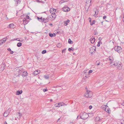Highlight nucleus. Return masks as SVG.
Wrapping results in <instances>:
<instances>
[{"label":"nucleus","instance_id":"obj_1","mask_svg":"<svg viewBox=\"0 0 124 124\" xmlns=\"http://www.w3.org/2000/svg\"><path fill=\"white\" fill-rule=\"evenodd\" d=\"M88 116V114L85 112H82L81 113L80 116V117L83 119H86Z\"/></svg>","mask_w":124,"mask_h":124},{"label":"nucleus","instance_id":"obj_2","mask_svg":"<svg viewBox=\"0 0 124 124\" xmlns=\"http://www.w3.org/2000/svg\"><path fill=\"white\" fill-rule=\"evenodd\" d=\"M15 70L18 74L17 76L21 75V73L22 72L23 69L20 67H16L15 69Z\"/></svg>","mask_w":124,"mask_h":124},{"label":"nucleus","instance_id":"obj_3","mask_svg":"<svg viewBox=\"0 0 124 124\" xmlns=\"http://www.w3.org/2000/svg\"><path fill=\"white\" fill-rule=\"evenodd\" d=\"M50 11L51 13L52 14V16L54 18H55L56 16L55 14V12L56 11L55 9L54 8H51L50 9Z\"/></svg>","mask_w":124,"mask_h":124},{"label":"nucleus","instance_id":"obj_4","mask_svg":"<svg viewBox=\"0 0 124 124\" xmlns=\"http://www.w3.org/2000/svg\"><path fill=\"white\" fill-rule=\"evenodd\" d=\"M92 92L89 90L87 91L84 94V96L86 97L90 98L92 95Z\"/></svg>","mask_w":124,"mask_h":124},{"label":"nucleus","instance_id":"obj_5","mask_svg":"<svg viewBox=\"0 0 124 124\" xmlns=\"http://www.w3.org/2000/svg\"><path fill=\"white\" fill-rule=\"evenodd\" d=\"M114 49L115 51L119 53H121L122 51V48L118 46H116L114 48Z\"/></svg>","mask_w":124,"mask_h":124},{"label":"nucleus","instance_id":"obj_6","mask_svg":"<svg viewBox=\"0 0 124 124\" xmlns=\"http://www.w3.org/2000/svg\"><path fill=\"white\" fill-rule=\"evenodd\" d=\"M95 51H96V47L95 46H93L90 48L89 52L90 53L93 54Z\"/></svg>","mask_w":124,"mask_h":124},{"label":"nucleus","instance_id":"obj_7","mask_svg":"<svg viewBox=\"0 0 124 124\" xmlns=\"http://www.w3.org/2000/svg\"><path fill=\"white\" fill-rule=\"evenodd\" d=\"M11 109L8 108L7 110L6 111L4 114L3 116L5 117H7Z\"/></svg>","mask_w":124,"mask_h":124},{"label":"nucleus","instance_id":"obj_8","mask_svg":"<svg viewBox=\"0 0 124 124\" xmlns=\"http://www.w3.org/2000/svg\"><path fill=\"white\" fill-rule=\"evenodd\" d=\"M63 102H59L56 103L54 104V106L56 107H59L62 106H64L63 104Z\"/></svg>","mask_w":124,"mask_h":124},{"label":"nucleus","instance_id":"obj_9","mask_svg":"<svg viewBox=\"0 0 124 124\" xmlns=\"http://www.w3.org/2000/svg\"><path fill=\"white\" fill-rule=\"evenodd\" d=\"M107 60L108 61H109L110 63L112 64L113 63V62L114 60V58L112 56H109L107 59Z\"/></svg>","mask_w":124,"mask_h":124},{"label":"nucleus","instance_id":"obj_10","mask_svg":"<svg viewBox=\"0 0 124 124\" xmlns=\"http://www.w3.org/2000/svg\"><path fill=\"white\" fill-rule=\"evenodd\" d=\"M69 8L68 7H64L62 8V10L64 12H67L70 10Z\"/></svg>","mask_w":124,"mask_h":124},{"label":"nucleus","instance_id":"obj_11","mask_svg":"<svg viewBox=\"0 0 124 124\" xmlns=\"http://www.w3.org/2000/svg\"><path fill=\"white\" fill-rule=\"evenodd\" d=\"M29 21L28 19H27L25 18H24L23 20V23L24 25H26L28 23Z\"/></svg>","mask_w":124,"mask_h":124},{"label":"nucleus","instance_id":"obj_12","mask_svg":"<svg viewBox=\"0 0 124 124\" xmlns=\"http://www.w3.org/2000/svg\"><path fill=\"white\" fill-rule=\"evenodd\" d=\"M121 63H118L117 66L116 67V68L119 69H121L122 68V65L121 64Z\"/></svg>","mask_w":124,"mask_h":124},{"label":"nucleus","instance_id":"obj_13","mask_svg":"<svg viewBox=\"0 0 124 124\" xmlns=\"http://www.w3.org/2000/svg\"><path fill=\"white\" fill-rule=\"evenodd\" d=\"M15 27V26L14 24L13 23L10 24L9 26L8 27V28L10 29H13Z\"/></svg>","mask_w":124,"mask_h":124},{"label":"nucleus","instance_id":"obj_14","mask_svg":"<svg viewBox=\"0 0 124 124\" xmlns=\"http://www.w3.org/2000/svg\"><path fill=\"white\" fill-rule=\"evenodd\" d=\"M27 72L25 71H23L22 70V72L21 73V75L23 77H24L25 76H26L27 75Z\"/></svg>","mask_w":124,"mask_h":124},{"label":"nucleus","instance_id":"obj_15","mask_svg":"<svg viewBox=\"0 0 124 124\" xmlns=\"http://www.w3.org/2000/svg\"><path fill=\"white\" fill-rule=\"evenodd\" d=\"M40 70H39L35 71L34 72L33 74L34 75H37L40 72Z\"/></svg>","mask_w":124,"mask_h":124},{"label":"nucleus","instance_id":"obj_16","mask_svg":"<svg viewBox=\"0 0 124 124\" xmlns=\"http://www.w3.org/2000/svg\"><path fill=\"white\" fill-rule=\"evenodd\" d=\"M91 0H86V3L89 6L88 8L90 6L91 4Z\"/></svg>","mask_w":124,"mask_h":124},{"label":"nucleus","instance_id":"obj_17","mask_svg":"<svg viewBox=\"0 0 124 124\" xmlns=\"http://www.w3.org/2000/svg\"><path fill=\"white\" fill-rule=\"evenodd\" d=\"M14 0L15 2V5L16 6H17L18 4H19L20 3V0Z\"/></svg>","mask_w":124,"mask_h":124},{"label":"nucleus","instance_id":"obj_18","mask_svg":"<svg viewBox=\"0 0 124 124\" xmlns=\"http://www.w3.org/2000/svg\"><path fill=\"white\" fill-rule=\"evenodd\" d=\"M90 40L91 41V43L92 44H93L94 42L95 41V39L94 37L93 38H90Z\"/></svg>","mask_w":124,"mask_h":124},{"label":"nucleus","instance_id":"obj_19","mask_svg":"<svg viewBox=\"0 0 124 124\" xmlns=\"http://www.w3.org/2000/svg\"><path fill=\"white\" fill-rule=\"evenodd\" d=\"M118 62L117 61H115L114 62H113L111 64V65L112 66H114L116 67L117 66V64H118Z\"/></svg>","mask_w":124,"mask_h":124},{"label":"nucleus","instance_id":"obj_20","mask_svg":"<svg viewBox=\"0 0 124 124\" xmlns=\"http://www.w3.org/2000/svg\"><path fill=\"white\" fill-rule=\"evenodd\" d=\"M70 21L69 19H67L66 21H64L63 22L64 25L65 26H67L68 24V23H69Z\"/></svg>","mask_w":124,"mask_h":124},{"label":"nucleus","instance_id":"obj_21","mask_svg":"<svg viewBox=\"0 0 124 124\" xmlns=\"http://www.w3.org/2000/svg\"><path fill=\"white\" fill-rule=\"evenodd\" d=\"M22 93V90H21L20 91H17L16 92V94L17 95H19L21 94Z\"/></svg>","mask_w":124,"mask_h":124},{"label":"nucleus","instance_id":"obj_22","mask_svg":"<svg viewBox=\"0 0 124 124\" xmlns=\"http://www.w3.org/2000/svg\"><path fill=\"white\" fill-rule=\"evenodd\" d=\"M95 120L97 122L100 121L101 119L99 116H98L96 117Z\"/></svg>","mask_w":124,"mask_h":124},{"label":"nucleus","instance_id":"obj_23","mask_svg":"<svg viewBox=\"0 0 124 124\" xmlns=\"http://www.w3.org/2000/svg\"><path fill=\"white\" fill-rule=\"evenodd\" d=\"M105 111L108 113H110V112L111 110L110 109L108 108H106Z\"/></svg>","mask_w":124,"mask_h":124},{"label":"nucleus","instance_id":"obj_24","mask_svg":"<svg viewBox=\"0 0 124 124\" xmlns=\"http://www.w3.org/2000/svg\"><path fill=\"white\" fill-rule=\"evenodd\" d=\"M49 36L52 37L53 36H55V33L52 34L51 33H49Z\"/></svg>","mask_w":124,"mask_h":124},{"label":"nucleus","instance_id":"obj_25","mask_svg":"<svg viewBox=\"0 0 124 124\" xmlns=\"http://www.w3.org/2000/svg\"><path fill=\"white\" fill-rule=\"evenodd\" d=\"M7 38L6 37L3 39L1 40L2 41V42L3 43H4L7 40Z\"/></svg>","mask_w":124,"mask_h":124},{"label":"nucleus","instance_id":"obj_26","mask_svg":"<svg viewBox=\"0 0 124 124\" xmlns=\"http://www.w3.org/2000/svg\"><path fill=\"white\" fill-rule=\"evenodd\" d=\"M48 20L47 18H43V22L44 23H46L48 22Z\"/></svg>","mask_w":124,"mask_h":124},{"label":"nucleus","instance_id":"obj_27","mask_svg":"<svg viewBox=\"0 0 124 124\" xmlns=\"http://www.w3.org/2000/svg\"><path fill=\"white\" fill-rule=\"evenodd\" d=\"M22 45V44L21 42H19L17 43V46L18 47H20Z\"/></svg>","mask_w":124,"mask_h":124},{"label":"nucleus","instance_id":"obj_28","mask_svg":"<svg viewBox=\"0 0 124 124\" xmlns=\"http://www.w3.org/2000/svg\"><path fill=\"white\" fill-rule=\"evenodd\" d=\"M68 42L70 44H72L73 43V42L70 39H68Z\"/></svg>","mask_w":124,"mask_h":124},{"label":"nucleus","instance_id":"obj_29","mask_svg":"<svg viewBox=\"0 0 124 124\" xmlns=\"http://www.w3.org/2000/svg\"><path fill=\"white\" fill-rule=\"evenodd\" d=\"M62 44L60 43H59L57 45V47L58 48H60L61 47Z\"/></svg>","mask_w":124,"mask_h":124},{"label":"nucleus","instance_id":"obj_30","mask_svg":"<svg viewBox=\"0 0 124 124\" xmlns=\"http://www.w3.org/2000/svg\"><path fill=\"white\" fill-rule=\"evenodd\" d=\"M95 20H93L92 21V23H91H91H90L91 25H93V24H94L95 23Z\"/></svg>","mask_w":124,"mask_h":124},{"label":"nucleus","instance_id":"obj_31","mask_svg":"<svg viewBox=\"0 0 124 124\" xmlns=\"http://www.w3.org/2000/svg\"><path fill=\"white\" fill-rule=\"evenodd\" d=\"M17 40V41H20V42H22L23 41L22 40H20V39L19 38H17L16 39H15L14 40Z\"/></svg>","mask_w":124,"mask_h":124},{"label":"nucleus","instance_id":"obj_32","mask_svg":"<svg viewBox=\"0 0 124 124\" xmlns=\"http://www.w3.org/2000/svg\"><path fill=\"white\" fill-rule=\"evenodd\" d=\"M74 50V48L72 47H71V48H69L68 50L70 51L71 50L73 51Z\"/></svg>","mask_w":124,"mask_h":124},{"label":"nucleus","instance_id":"obj_33","mask_svg":"<svg viewBox=\"0 0 124 124\" xmlns=\"http://www.w3.org/2000/svg\"><path fill=\"white\" fill-rule=\"evenodd\" d=\"M44 77L46 79H48L49 78V77L48 76H46V75H45L44 76Z\"/></svg>","mask_w":124,"mask_h":124},{"label":"nucleus","instance_id":"obj_34","mask_svg":"<svg viewBox=\"0 0 124 124\" xmlns=\"http://www.w3.org/2000/svg\"><path fill=\"white\" fill-rule=\"evenodd\" d=\"M37 18L38 20L40 21V20L42 21L43 20V19H42V17H41V18H39V17H38Z\"/></svg>","mask_w":124,"mask_h":124},{"label":"nucleus","instance_id":"obj_35","mask_svg":"<svg viewBox=\"0 0 124 124\" xmlns=\"http://www.w3.org/2000/svg\"><path fill=\"white\" fill-rule=\"evenodd\" d=\"M102 43L101 42H98V44L97 45L98 46H100V44H101Z\"/></svg>","mask_w":124,"mask_h":124},{"label":"nucleus","instance_id":"obj_36","mask_svg":"<svg viewBox=\"0 0 124 124\" xmlns=\"http://www.w3.org/2000/svg\"><path fill=\"white\" fill-rule=\"evenodd\" d=\"M46 50H43L42 52V54H44L46 53Z\"/></svg>","mask_w":124,"mask_h":124},{"label":"nucleus","instance_id":"obj_37","mask_svg":"<svg viewBox=\"0 0 124 124\" xmlns=\"http://www.w3.org/2000/svg\"><path fill=\"white\" fill-rule=\"evenodd\" d=\"M63 0H62L60 1L59 2V3L60 4H61L62 3H64Z\"/></svg>","mask_w":124,"mask_h":124},{"label":"nucleus","instance_id":"obj_38","mask_svg":"<svg viewBox=\"0 0 124 124\" xmlns=\"http://www.w3.org/2000/svg\"><path fill=\"white\" fill-rule=\"evenodd\" d=\"M122 13L123 15V18H124V9H122Z\"/></svg>","mask_w":124,"mask_h":124},{"label":"nucleus","instance_id":"obj_39","mask_svg":"<svg viewBox=\"0 0 124 124\" xmlns=\"http://www.w3.org/2000/svg\"><path fill=\"white\" fill-rule=\"evenodd\" d=\"M47 91V89H44L43 90V92H45L46 91Z\"/></svg>","mask_w":124,"mask_h":124},{"label":"nucleus","instance_id":"obj_40","mask_svg":"<svg viewBox=\"0 0 124 124\" xmlns=\"http://www.w3.org/2000/svg\"><path fill=\"white\" fill-rule=\"evenodd\" d=\"M66 49L65 48L62 50V53H63V52L65 53V51L66 50Z\"/></svg>","mask_w":124,"mask_h":124},{"label":"nucleus","instance_id":"obj_41","mask_svg":"<svg viewBox=\"0 0 124 124\" xmlns=\"http://www.w3.org/2000/svg\"><path fill=\"white\" fill-rule=\"evenodd\" d=\"M26 18L27 19H29L30 18L29 16H28L27 15H26Z\"/></svg>","mask_w":124,"mask_h":124},{"label":"nucleus","instance_id":"obj_42","mask_svg":"<svg viewBox=\"0 0 124 124\" xmlns=\"http://www.w3.org/2000/svg\"><path fill=\"white\" fill-rule=\"evenodd\" d=\"M2 44H3V43L2 42V40H0V45H1Z\"/></svg>","mask_w":124,"mask_h":124},{"label":"nucleus","instance_id":"obj_43","mask_svg":"<svg viewBox=\"0 0 124 124\" xmlns=\"http://www.w3.org/2000/svg\"><path fill=\"white\" fill-rule=\"evenodd\" d=\"M93 72L92 70H90L89 71V73H92Z\"/></svg>","mask_w":124,"mask_h":124},{"label":"nucleus","instance_id":"obj_44","mask_svg":"<svg viewBox=\"0 0 124 124\" xmlns=\"http://www.w3.org/2000/svg\"><path fill=\"white\" fill-rule=\"evenodd\" d=\"M89 22L91 23V18L90 17L89 18Z\"/></svg>","mask_w":124,"mask_h":124},{"label":"nucleus","instance_id":"obj_45","mask_svg":"<svg viewBox=\"0 0 124 124\" xmlns=\"http://www.w3.org/2000/svg\"><path fill=\"white\" fill-rule=\"evenodd\" d=\"M7 50L9 51H11V49L10 48H8Z\"/></svg>","mask_w":124,"mask_h":124},{"label":"nucleus","instance_id":"obj_46","mask_svg":"<svg viewBox=\"0 0 124 124\" xmlns=\"http://www.w3.org/2000/svg\"><path fill=\"white\" fill-rule=\"evenodd\" d=\"M14 53V52L13 51H11V52H10V53L11 54H13Z\"/></svg>","mask_w":124,"mask_h":124},{"label":"nucleus","instance_id":"obj_47","mask_svg":"<svg viewBox=\"0 0 124 124\" xmlns=\"http://www.w3.org/2000/svg\"><path fill=\"white\" fill-rule=\"evenodd\" d=\"M121 105L123 106H124V101L123 103H121Z\"/></svg>","mask_w":124,"mask_h":124},{"label":"nucleus","instance_id":"obj_48","mask_svg":"<svg viewBox=\"0 0 124 124\" xmlns=\"http://www.w3.org/2000/svg\"><path fill=\"white\" fill-rule=\"evenodd\" d=\"M106 16H104L103 17V19H104L106 18Z\"/></svg>","mask_w":124,"mask_h":124},{"label":"nucleus","instance_id":"obj_49","mask_svg":"<svg viewBox=\"0 0 124 124\" xmlns=\"http://www.w3.org/2000/svg\"><path fill=\"white\" fill-rule=\"evenodd\" d=\"M19 116H22V114L20 113H19Z\"/></svg>","mask_w":124,"mask_h":124},{"label":"nucleus","instance_id":"obj_50","mask_svg":"<svg viewBox=\"0 0 124 124\" xmlns=\"http://www.w3.org/2000/svg\"><path fill=\"white\" fill-rule=\"evenodd\" d=\"M92 108V106H89V108L90 109H91Z\"/></svg>","mask_w":124,"mask_h":124},{"label":"nucleus","instance_id":"obj_51","mask_svg":"<svg viewBox=\"0 0 124 124\" xmlns=\"http://www.w3.org/2000/svg\"><path fill=\"white\" fill-rule=\"evenodd\" d=\"M96 63H97V65H99L100 64V63L99 62V63H97V62H96Z\"/></svg>","mask_w":124,"mask_h":124},{"label":"nucleus","instance_id":"obj_52","mask_svg":"<svg viewBox=\"0 0 124 124\" xmlns=\"http://www.w3.org/2000/svg\"><path fill=\"white\" fill-rule=\"evenodd\" d=\"M63 0V1H64V2H65L67 1V0Z\"/></svg>","mask_w":124,"mask_h":124},{"label":"nucleus","instance_id":"obj_53","mask_svg":"<svg viewBox=\"0 0 124 124\" xmlns=\"http://www.w3.org/2000/svg\"><path fill=\"white\" fill-rule=\"evenodd\" d=\"M63 105H64V106H66L67 105L66 104H64L63 103Z\"/></svg>","mask_w":124,"mask_h":124},{"label":"nucleus","instance_id":"obj_54","mask_svg":"<svg viewBox=\"0 0 124 124\" xmlns=\"http://www.w3.org/2000/svg\"><path fill=\"white\" fill-rule=\"evenodd\" d=\"M4 124H7V122H6V121H5L4 123Z\"/></svg>","mask_w":124,"mask_h":124},{"label":"nucleus","instance_id":"obj_55","mask_svg":"<svg viewBox=\"0 0 124 124\" xmlns=\"http://www.w3.org/2000/svg\"><path fill=\"white\" fill-rule=\"evenodd\" d=\"M95 14H96L97 15V14H98V13H97V12H96V11H95Z\"/></svg>","mask_w":124,"mask_h":124},{"label":"nucleus","instance_id":"obj_56","mask_svg":"<svg viewBox=\"0 0 124 124\" xmlns=\"http://www.w3.org/2000/svg\"><path fill=\"white\" fill-rule=\"evenodd\" d=\"M50 101L51 102V101H52V99H51L50 100Z\"/></svg>","mask_w":124,"mask_h":124},{"label":"nucleus","instance_id":"obj_57","mask_svg":"<svg viewBox=\"0 0 124 124\" xmlns=\"http://www.w3.org/2000/svg\"><path fill=\"white\" fill-rule=\"evenodd\" d=\"M50 25H53V24H52V23H51L50 24Z\"/></svg>","mask_w":124,"mask_h":124},{"label":"nucleus","instance_id":"obj_58","mask_svg":"<svg viewBox=\"0 0 124 124\" xmlns=\"http://www.w3.org/2000/svg\"><path fill=\"white\" fill-rule=\"evenodd\" d=\"M123 22H124V18H123Z\"/></svg>","mask_w":124,"mask_h":124},{"label":"nucleus","instance_id":"obj_59","mask_svg":"<svg viewBox=\"0 0 124 124\" xmlns=\"http://www.w3.org/2000/svg\"><path fill=\"white\" fill-rule=\"evenodd\" d=\"M3 70H4V69H5V66H4V67H3Z\"/></svg>","mask_w":124,"mask_h":124},{"label":"nucleus","instance_id":"obj_60","mask_svg":"<svg viewBox=\"0 0 124 124\" xmlns=\"http://www.w3.org/2000/svg\"><path fill=\"white\" fill-rule=\"evenodd\" d=\"M6 18H7V19H8V17H6Z\"/></svg>","mask_w":124,"mask_h":124},{"label":"nucleus","instance_id":"obj_61","mask_svg":"<svg viewBox=\"0 0 124 124\" xmlns=\"http://www.w3.org/2000/svg\"><path fill=\"white\" fill-rule=\"evenodd\" d=\"M85 77L86 78H87V76H85Z\"/></svg>","mask_w":124,"mask_h":124},{"label":"nucleus","instance_id":"obj_62","mask_svg":"<svg viewBox=\"0 0 124 124\" xmlns=\"http://www.w3.org/2000/svg\"><path fill=\"white\" fill-rule=\"evenodd\" d=\"M78 116L77 117V119H78Z\"/></svg>","mask_w":124,"mask_h":124},{"label":"nucleus","instance_id":"obj_63","mask_svg":"<svg viewBox=\"0 0 124 124\" xmlns=\"http://www.w3.org/2000/svg\"><path fill=\"white\" fill-rule=\"evenodd\" d=\"M102 24H103V22H102Z\"/></svg>","mask_w":124,"mask_h":124},{"label":"nucleus","instance_id":"obj_64","mask_svg":"<svg viewBox=\"0 0 124 124\" xmlns=\"http://www.w3.org/2000/svg\"><path fill=\"white\" fill-rule=\"evenodd\" d=\"M100 38H99V40H100Z\"/></svg>","mask_w":124,"mask_h":124}]
</instances>
